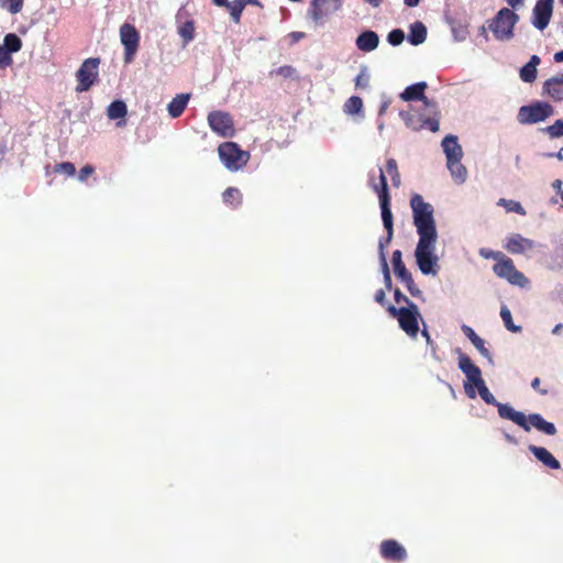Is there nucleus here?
<instances>
[{"mask_svg":"<svg viewBox=\"0 0 563 563\" xmlns=\"http://www.w3.org/2000/svg\"><path fill=\"white\" fill-rule=\"evenodd\" d=\"M459 368L467 378V382L464 384V388L468 397H475L474 387H476L481 398L486 404L497 407L500 418L512 421L527 432L531 430V427H534L537 430L548 435H554L556 433L555 426L552 422L545 421L540 413H530L527 417L523 412L515 410L508 404L498 402L487 388L482 377L481 368L472 362L468 355L460 350Z\"/></svg>","mask_w":563,"mask_h":563,"instance_id":"f257e3e1","label":"nucleus"},{"mask_svg":"<svg viewBox=\"0 0 563 563\" xmlns=\"http://www.w3.org/2000/svg\"><path fill=\"white\" fill-rule=\"evenodd\" d=\"M413 224L419 235V241L415 251L417 265L422 274H435L434 267L438 264V257L433 254L438 240V232L434 220V209L432 205L426 202L421 195L415 194L410 198Z\"/></svg>","mask_w":563,"mask_h":563,"instance_id":"f03ea898","label":"nucleus"},{"mask_svg":"<svg viewBox=\"0 0 563 563\" xmlns=\"http://www.w3.org/2000/svg\"><path fill=\"white\" fill-rule=\"evenodd\" d=\"M372 188L379 199L383 225L387 234L386 243H390L394 236V218L390 209V196L388 192L387 179L383 169H379V181L377 184H372Z\"/></svg>","mask_w":563,"mask_h":563,"instance_id":"7ed1b4c3","label":"nucleus"},{"mask_svg":"<svg viewBox=\"0 0 563 563\" xmlns=\"http://www.w3.org/2000/svg\"><path fill=\"white\" fill-rule=\"evenodd\" d=\"M387 311L394 318H397L400 329L410 338L416 339L419 332V319L421 314L416 303H409V307L396 308L393 305L387 307Z\"/></svg>","mask_w":563,"mask_h":563,"instance_id":"20e7f679","label":"nucleus"},{"mask_svg":"<svg viewBox=\"0 0 563 563\" xmlns=\"http://www.w3.org/2000/svg\"><path fill=\"white\" fill-rule=\"evenodd\" d=\"M519 16L509 8L500 9L488 23L489 30L496 40L505 41L514 36V27Z\"/></svg>","mask_w":563,"mask_h":563,"instance_id":"39448f33","label":"nucleus"},{"mask_svg":"<svg viewBox=\"0 0 563 563\" xmlns=\"http://www.w3.org/2000/svg\"><path fill=\"white\" fill-rule=\"evenodd\" d=\"M218 152L221 162L231 172H236L243 168L250 159L249 152L241 150L234 142L220 144Z\"/></svg>","mask_w":563,"mask_h":563,"instance_id":"423d86ee","label":"nucleus"},{"mask_svg":"<svg viewBox=\"0 0 563 563\" xmlns=\"http://www.w3.org/2000/svg\"><path fill=\"white\" fill-rule=\"evenodd\" d=\"M99 57H90L82 62L76 71L77 86L76 92L88 91L99 79Z\"/></svg>","mask_w":563,"mask_h":563,"instance_id":"0eeeda50","label":"nucleus"},{"mask_svg":"<svg viewBox=\"0 0 563 563\" xmlns=\"http://www.w3.org/2000/svg\"><path fill=\"white\" fill-rule=\"evenodd\" d=\"M554 114V108L548 103L538 101L529 106H522L519 111L517 119L521 124H534Z\"/></svg>","mask_w":563,"mask_h":563,"instance_id":"6e6552de","label":"nucleus"},{"mask_svg":"<svg viewBox=\"0 0 563 563\" xmlns=\"http://www.w3.org/2000/svg\"><path fill=\"white\" fill-rule=\"evenodd\" d=\"M493 272L496 276L506 279L511 285L523 288L529 284V279L525 276V274L519 272L516 268L514 261L506 255L503 257V260L495 263L493 266Z\"/></svg>","mask_w":563,"mask_h":563,"instance_id":"1a4fd4ad","label":"nucleus"},{"mask_svg":"<svg viewBox=\"0 0 563 563\" xmlns=\"http://www.w3.org/2000/svg\"><path fill=\"white\" fill-rule=\"evenodd\" d=\"M343 0H311L308 16L316 25H321L325 20L341 10Z\"/></svg>","mask_w":563,"mask_h":563,"instance_id":"9d476101","label":"nucleus"},{"mask_svg":"<svg viewBox=\"0 0 563 563\" xmlns=\"http://www.w3.org/2000/svg\"><path fill=\"white\" fill-rule=\"evenodd\" d=\"M120 40L124 46V62L131 63L139 49L140 34L134 25L124 23L120 27Z\"/></svg>","mask_w":563,"mask_h":563,"instance_id":"9b49d317","label":"nucleus"},{"mask_svg":"<svg viewBox=\"0 0 563 563\" xmlns=\"http://www.w3.org/2000/svg\"><path fill=\"white\" fill-rule=\"evenodd\" d=\"M208 123L211 130L222 137H232L235 133L233 119L228 112L211 111L208 114Z\"/></svg>","mask_w":563,"mask_h":563,"instance_id":"f8f14e48","label":"nucleus"},{"mask_svg":"<svg viewBox=\"0 0 563 563\" xmlns=\"http://www.w3.org/2000/svg\"><path fill=\"white\" fill-rule=\"evenodd\" d=\"M395 275L406 285L412 297H421L422 291L415 284L411 273L406 268L402 262V253L399 250L394 251L391 257Z\"/></svg>","mask_w":563,"mask_h":563,"instance_id":"ddd939ff","label":"nucleus"},{"mask_svg":"<svg viewBox=\"0 0 563 563\" xmlns=\"http://www.w3.org/2000/svg\"><path fill=\"white\" fill-rule=\"evenodd\" d=\"M399 115L406 126L412 131H421L428 128L431 132H438L440 129L437 118H426L422 114H416L409 111H400Z\"/></svg>","mask_w":563,"mask_h":563,"instance_id":"4468645a","label":"nucleus"},{"mask_svg":"<svg viewBox=\"0 0 563 563\" xmlns=\"http://www.w3.org/2000/svg\"><path fill=\"white\" fill-rule=\"evenodd\" d=\"M554 0H538L532 11V24L543 31L550 23Z\"/></svg>","mask_w":563,"mask_h":563,"instance_id":"2eb2a0df","label":"nucleus"},{"mask_svg":"<svg viewBox=\"0 0 563 563\" xmlns=\"http://www.w3.org/2000/svg\"><path fill=\"white\" fill-rule=\"evenodd\" d=\"M379 553L383 559L397 563L407 559L406 549L394 539L384 540L379 545Z\"/></svg>","mask_w":563,"mask_h":563,"instance_id":"dca6fc26","label":"nucleus"},{"mask_svg":"<svg viewBox=\"0 0 563 563\" xmlns=\"http://www.w3.org/2000/svg\"><path fill=\"white\" fill-rule=\"evenodd\" d=\"M504 247L511 254H522L534 247V242L523 238L521 234H510L504 244Z\"/></svg>","mask_w":563,"mask_h":563,"instance_id":"f3484780","label":"nucleus"},{"mask_svg":"<svg viewBox=\"0 0 563 563\" xmlns=\"http://www.w3.org/2000/svg\"><path fill=\"white\" fill-rule=\"evenodd\" d=\"M428 88V85L426 81H420L413 85L408 86L401 93L400 98L404 101H416L420 100L423 101V103L429 107L431 106V102L428 100V98L424 95L426 89ZM433 107H435V103H432Z\"/></svg>","mask_w":563,"mask_h":563,"instance_id":"a211bd4d","label":"nucleus"},{"mask_svg":"<svg viewBox=\"0 0 563 563\" xmlns=\"http://www.w3.org/2000/svg\"><path fill=\"white\" fill-rule=\"evenodd\" d=\"M543 91L548 93L554 101H562L563 73L545 80L543 84Z\"/></svg>","mask_w":563,"mask_h":563,"instance_id":"6ab92c4d","label":"nucleus"},{"mask_svg":"<svg viewBox=\"0 0 563 563\" xmlns=\"http://www.w3.org/2000/svg\"><path fill=\"white\" fill-rule=\"evenodd\" d=\"M529 451L539 460L544 466L551 470H559L561 467L560 462L553 456V454L545 448L529 445Z\"/></svg>","mask_w":563,"mask_h":563,"instance_id":"aec40b11","label":"nucleus"},{"mask_svg":"<svg viewBox=\"0 0 563 563\" xmlns=\"http://www.w3.org/2000/svg\"><path fill=\"white\" fill-rule=\"evenodd\" d=\"M379 44L378 34L374 31H364L356 38V46L362 52H372Z\"/></svg>","mask_w":563,"mask_h":563,"instance_id":"412c9836","label":"nucleus"},{"mask_svg":"<svg viewBox=\"0 0 563 563\" xmlns=\"http://www.w3.org/2000/svg\"><path fill=\"white\" fill-rule=\"evenodd\" d=\"M442 147L446 155V162L455 158H462V147L454 135H446L442 141Z\"/></svg>","mask_w":563,"mask_h":563,"instance_id":"4be33fe9","label":"nucleus"},{"mask_svg":"<svg viewBox=\"0 0 563 563\" xmlns=\"http://www.w3.org/2000/svg\"><path fill=\"white\" fill-rule=\"evenodd\" d=\"M189 99H190L189 93L177 95L175 98H173V100L167 106L168 114L173 119L179 118L183 114V112L185 111Z\"/></svg>","mask_w":563,"mask_h":563,"instance_id":"5701e85b","label":"nucleus"},{"mask_svg":"<svg viewBox=\"0 0 563 563\" xmlns=\"http://www.w3.org/2000/svg\"><path fill=\"white\" fill-rule=\"evenodd\" d=\"M448 168L456 184H463L467 177V170L461 163V158H455L446 162Z\"/></svg>","mask_w":563,"mask_h":563,"instance_id":"b1692460","label":"nucleus"},{"mask_svg":"<svg viewBox=\"0 0 563 563\" xmlns=\"http://www.w3.org/2000/svg\"><path fill=\"white\" fill-rule=\"evenodd\" d=\"M427 38V27L422 22H415L410 25V32L408 36V41L410 44L417 46L422 44Z\"/></svg>","mask_w":563,"mask_h":563,"instance_id":"393cba45","label":"nucleus"},{"mask_svg":"<svg viewBox=\"0 0 563 563\" xmlns=\"http://www.w3.org/2000/svg\"><path fill=\"white\" fill-rule=\"evenodd\" d=\"M128 113V108L124 101L114 100L107 109V115L111 120L123 119Z\"/></svg>","mask_w":563,"mask_h":563,"instance_id":"a878e982","label":"nucleus"},{"mask_svg":"<svg viewBox=\"0 0 563 563\" xmlns=\"http://www.w3.org/2000/svg\"><path fill=\"white\" fill-rule=\"evenodd\" d=\"M223 202L231 206L232 208H236L242 203V194L235 187H229L224 190Z\"/></svg>","mask_w":563,"mask_h":563,"instance_id":"bb28decb","label":"nucleus"},{"mask_svg":"<svg viewBox=\"0 0 563 563\" xmlns=\"http://www.w3.org/2000/svg\"><path fill=\"white\" fill-rule=\"evenodd\" d=\"M1 46L11 54L16 53L22 48V41L16 34L9 33L4 36L3 44Z\"/></svg>","mask_w":563,"mask_h":563,"instance_id":"cd10ccee","label":"nucleus"},{"mask_svg":"<svg viewBox=\"0 0 563 563\" xmlns=\"http://www.w3.org/2000/svg\"><path fill=\"white\" fill-rule=\"evenodd\" d=\"M386 172H387V174L391 178L393 186L396 187V188L400 187V185H401V176H400V173L398 170V165H397L396 159L388 158L386 161Z\"/></svg>","mask_w":563,"mask_h":563,"instance_id":"c85d7f7f","label":"nucleus"},{"mask_svg":"<svg viewBox=\"0 0 563 563\" xmlns=\"http://www.w3.org/2000/svg\"><path fill=\"white\" fill-rule=\"evenodd\" d=\"M230 12V15L234 23L239 24L241 21V16L243 13V10L245 9L244 3L242 0H233L232 2L228 1V4L224 5Z\"/></svg>","mask_w":563,"mask_h":563,"instance_id":"c756f323","label":"nucleus"},{"mask_svg":"<svg viewBox=\"0 0 563 563\" xmlns=\"http://www.w3.org/2000/svg\"><path fill=\"white\" fill-rule=\"evenodd\" d=\"M178 34L180 35V37L183 38L185 44H188L189 42H191L195 37L194 21L189 20V21L184 22L178 29Z\"/></svg>","mask_w":563,"mask_h":563,"instance_id":"7c9ffc66","label":"nucleus"},{"mask_svg":"<svg viewBox=\"0 0 563 563\" xmlns=\"http://www.w3.org/2000/svg\"><path fill=\"white\" fill-rule=\"evenodd\" d=\"M343 108L347 114H358L363 109V100L357 96H352L345 101Z\"/></svg>","mask_w":563,"mask_h":563,"instance_id":"2f4dec72","label":"nucleus"},{"mask_svg":"<svg viewBox=\"0 0 563 563\" xmlns=\"http://www.w3.org/2000/svg\"><path fill=\"white\" fill-rule=\"evenodd\" d=\"M500 318L503 319L504 321V324L506 327V329L512 333H518L521 331V327L520 325H516L512 321V316H511V312L510 310L508 309L507 306H503L501 309H500Z\"/></svg>","mask_w":563,"mask_h":563,"instance_id":"473e14b6","label":"nucleus"},{"mask_svg":"<svg viewBox=\"0 0 563 563\" xmlns=\"http://www.w3.org/2000/svg\"><path fill=\"white\" fill-rule=\"evenodd\" d=\"M498 205L499 206H504L506 208L507 212H515V213H518L520 216H525L526 214L525 208L518 201L507 200L505 198H501V199H499Z\"/></svg>","mask_w":563,"mask_h":563,"instance_id":"72a5a7b5","label":"nucleus"},{"mask_svg":"<svg viewBox=\"0 0 563 563\" xmlns=\"http://www.w3.org/2000/svg\"><path fill=\"white\" fill-rule=\"evenodd\" d=\"M24 0H0V7L11 14H18L22 11Z\"/></svg>","mask_w":563,"mask_h":563,"instance_id":"f704fd0d","label":"nucleus"},{"mask_svg":"<svg viewBox=\"0 0 563 563\" xmlns=\"http://www.w3.org/2000/svg\"><path fill=\"white\" fill-rule=\"evenodd\" d=\"M542 131L552 139L563 136V120H556L552 125L542 129Z\"/></svg>","mask_w":563,"mask_h":563,"instance_id":"c9c22d12","label":"nucleus"},{"mask_svg":"<svg viewBox=\"0 0 563 563\" xmlns=\"http://www.w3.org/2000/svg\"><path fill=\"white\" fill-rule=\"evenodd\" d=\"M520 78L525 82H533L537 78V68L528 63L520 69Z\"/></svg>","mask_w":563,"mask_h":563,"instance_id":"e433bc0d","label":"nucleus"},{"mask_svg":"<svg viewBox=\"0 0 563 563\" xmlns=\"http://www.w3.org/2000/svg\"><path fill=\"white\" fill-rule=\"evenodd\" d=\"M405 33L400 29H395L388 33L387 41L390 45L397 46L404 42Z\"/></svg>","mask_w":563,"mask_h":563,"instance_id":"4c0bfd02","label":"nucleus"},{"mask_svg":"<svg viewBox=\"0 0 563 563\" xmlns=\"http://www.w3.org/2000/svg\"><path fill=\"white\" fill-rule=\"evenodd\" d=\"M479 255L486 260L493 258L496 261V263L499 262L500 260H503V257L505 256L504 253H501L499 251H493L489 249H481Z\"/></svg>","mask_w":563,"mask_h":563,"instance_id":"58836bf2","label":"nucleus"},{"mask_svg":"<svg viewBox=\"0 0 563 563\" xmlns=\"http://www.w3.org/2000/svg\"><path fill=\"white\" fill-rule=\"evenodd\" d=\"M55 172L64 173L68 176H74L76 173L75 165L70 162H64L55 166Z\"/></svg>","mask_w":563,"mask_h":563,"instance_id":"ea45409f","label":"nucleus"},{"mask_svg":"<svg viewBox=\"0 0 563 563\" xmlns=\"http://www.w3.org/2000/svg\"><path fill=\"white\" fill-rule=\"evenodd\" d=\"M369 77L366 74L365 69L362 70L361 74H358L355 78V87L365 89L368 87Z\"/></svg>","mask_w":563,"mask_h":563,"instance_id":"a19ab883","label":"nucleus"},{"mask_svg":"<svg viewBox=\"0 0 563 563\" xmlns=\"http://www.w3.org/2000/svg\"><path fill=\"white\" fill-rule=\"evenodd\" d=\"M12 64L11 53L7 52L2 46H0V67H7Z\"/></svg>","mask_w":563,"mask_h":563,"instance_id":"79ce46f5","label":"nucleus"},{"mask_svg":"<svg viewBox=\"0 0 563 563\" xmlns=\"http://www.w3.org/2000/svg\"><path fill=\"white\" fill-rule=\"evenodd\" d=\"M95 172V168L91 166V165H85L80 170H79V174H78V179L80 181H85L87 180V178L92 175Z\"/></svg>","mask_w":563,"mask_h":563,"instance_id":"37998d69","label":"nucleus"},{"mask_svg":"<svg viewBox=\"0 0 563 563\" xmlns=\"http://www.w3.org/2000/svg\"><path fill=\"white\" fill-rule=\"evenodd\" d=\"M395 301L397 303H406V307H409V303H413L407 296H405L398 288L394 291Z\"/></svg>","mask_w":563,"mask_h":563,"instance_id":"c03bdc74","label":"nucleus"},{"mask_svg":"<svg viewBox=\"0 0 563 563\" xmlns=\"http://www.w3.org/2000/svg\"><path fill=\"white\" fill-rule=\"evenodd\" d=\"M474 346L476 347V350L484 356L486 357L487 360L492 361V355H490V352L489 350L485 346V342L484 340L482 339L479 342L475 343Z\"/></svg>","mask_w":563,"mask_h":563,"instance_id":"a18cd8bd","label":"nucleus"},{"mask_svg":"<svg viewBox=\"0 0 563 563\" xmlns=\"http://www.w3.org/2000/svg\"><path fill=\"white\" fill-rule=\"evenodd\" d=\"M294 71H295V69L291 66L285 65V66L279 67L276 70V74L280 75V76H284V77H289V76L292 75Z\"/></svg>","mask_w":563,"mask_h":563,"instance_id":"49530a36","label":"nucleus"},{"mask_svg":"<svg viewBox=\"0 0 563 563\" xmlns=\"http://www.w3.org/2000/svg\"><path fill=\"white\" fill-rule=\"evenodd\" d=\"M290 41L292 44L299 42L300 40L305 38L306 34L303 32H298V31H295V32H290L288 34Z\"/></svg>","mask_w":563,"mask_h":563,"instance_id":"de8ad7c7","label":"nucleus"},{"mask_svg":"<svg viewBox=\"0 0 563 563\" xmlns=\"http://www.w3.org/2000/svg\"><path fill=\"white\" fill-rule=\"evenodd\" d=\"M540 384H541V380L539 377H536L532 379L531 382V387L537 390L538 393H540L541 395H547L548 394V390L547 389H541L540 388Z\"/></svg>","mask_w":563,"mask_h":563,"instance_id":"09e8293b","label":"nucleus"},{"mask_svg":"<svg viewBox=\"0 0 563 563\" xmlns=\"http://www.w3.org/2000/svg\"><path fill=\"white\" fill-rule=\"evenodd\" d=\"M375 300H376L379 305H382V306H384V305H385V302H386V294H385V290H384V289H378V290L376 291V294H375Z\"/></svg>","mask_w":563,"mask_h":563,"instance_id":"8fccbe9b","label":"nucleus"},{"mask_svg":"<svg viewBox=\"0 0 563 563\" xmlns=\"http://www.w3.org/2000/svg\"><path fill=\"white\" fill-rule=\"evenodd\" d=\"M461 329L463 333L468 338V340L477 335L476 332L470 325L463 324Z\"/></svg>","mask_w":563,"mask_h":563,"instance_id":"3c124183","label":"nucleus"},{"mask_svg":"<svg viewBox=\"0 0 563 563\" xmlns=\"http://www.w3.org/2000/svg\"><path fill=\"white\" fill-rule=\"evenodd\" d=\"M389 243H386V238L385 239H380L379 240V243H378V252H379V256H385L386 253H385V249L386 246L388 245Z\"/></svg>","mask_w":563,"mask_h":563,"instance_id":"603ef678","label":"nucleus"},{"mask_svg":"<svg viewBox=\"0 0 563 563\" xmlns=\"http://www.w3.org/2000/svg\"><path fill=\"white\" fill-rule=\"evenodd\" d=\"M421 334H422V336L426 339L427 344H428V345H430V346L433 349V347H434V342H433V340L431 339V336H430V334H429L428 330H427V329H423V330L421 331Z\"/></svg>","mask_w":563,"mask_h":563,"instance_id":"864d4df0","label":"nucleus"},{"mask_svg":"<svg viewBox=\"0 0 563 563\" xmlns=\"http://www.w3.org/2000/svg\"><path fill=\"white\" fill-rule=\"evenodd\" d=\"M379 260H380V265H382V271H383V274H390L389 273V267H388V264H387V260H386V255L385 256H379Z\"/></svg>","mask_w":563,"mask_h":563,"instance_id":"5fc2aeb1","label":"nucleus"},{"mask_svg":"<svg viewBox=\"0 0 563 563\" xmlns=\"http://www.w3.org/2000/svg\"><path fill=\"white\" fill-rule=\"evenodd\" d=\"M544 156L554 157V158H558L559 161H563V148L556 153H547V154H544Z\"/></svg>","mask_w":563,"mask_h":563,"instance_id":"6e6d98bb","label":"nucleus"},{"mask_svg":"<svg viewBox=\"0 0 563 563\" xmlns=\"http://www.w3.org/2000/svg\"><path fill=\"white\" fill-rule=\"evenodd\" d=\"M540 57L537 56V55H532L530 60H529V65H532L534 68H537V66L540 64Z\"/></svg>","mask_w":563,"mask_h":563,"instance_id":"4d7b16f0","label":"nucleus"},{"mask_svg":"<svg viewBox=\"0 0 563 563\" xmlns=\"http://www.w3.org/2000/svg\"><path fill=\"white\" fill-rule=\"evenodd\" d=\"M511 8L516 9L517 7L523 3V0H505Z\"/></svg>","mask_w":563,"mask_h":563,"instance_id":"13d9d810","label":"nucleus"},{"mask_svg":"<svg viewBox=\"0 0 563 563\" xmlns=\"http://www.w3.org/2000/svg\"><path fill=\"white\" fill-rule=\"evenodd\" d=\"M363 1L373 8H378L383 3V0H363Z\"/></svg>","mask_w":563,"mask_h":563,"instance_id":"bf43d9fd","label":"nucleus"},{"mask_svg":"<svg viewBox=\"0 0 563 563\" xmlns=\"http://www.w3.org/2000/svg\"><path fill=\"white\" fill-rule=\"evenodd\" d=\"M243 3H244V7H246L247 4H252V5H256V7H262V3L260 0H242Z\"/></svg>","mask_w":563,"mask_h":563,"instance_id":"052dcab7","label":"nucleus"},{"mask_svg":"<svg viewBox=\"0 0 563 563\" xmlns=\"http://www.w3.org/2000/svg\"><path fill=\"white\" fill-rule=\"evenodd\" d=\"M384 282H385L386 288L390 289L391 288V277H390V274H385Z\"/></svg>","mask_w":563,"mask_h":563,"instance_id":"680f3d73","label":"nucleus"},{"mask_svg":"<svg viewBox=\"0 0 563 563\" xmlns=\"http://www.w3.org/2000/svg\"><path fill=\"white\" fill-rule=\"evenodd\" d=\"M388 106H389L388 101L383 102L379 108L378 114L383 115L387 111Z\"/></svg>","mask_w":563,"mask_h":563,"instance_id":"e2e57ef3","label":"nucleus"},{"mask_svg":"<svg viewBox=\"0 0 563 563\" xmlns=\"http://www.w3.org/2000/svg\"><path fill=\"white\" fill-rule=\"evenodd\" d=\"M553 58H554V60H555L556 63H562V62H563V49H562V51H560V52H556V53L554 54V57H553Z\"/></svg>","mask_w":563,"mask_h":563,"instance_id":"0e129e2a","label":"nucleus"},{"mask_svg":"<svg viewBox=\"0 0 563 563\" xmlns=\"http://www.w3.org/2000/svg\"><path fill=\"white\" fill-rule=\"evenodd\" d=\"M420 0H405L407 7L413 8L419 4Z\"/></svg>","mask_w":563,"mask_h":563,"instance_id":"69168bd1","label":"nucleus"},{"mask_svg":"<svg viewBox=\"0 0 563 563\" xmlns=\"http://www.w3.org/2000/svg\"><path fill=\"white\" fill-rule=\"evenodd\" d=\"M212 2H213L217 7H224L225 4H228V0H212Z\"/></svg>","mask_w":563,"mask_h":563,"instance_id":"338daca9","label":"nucleus"},{"mask_svg":"<svg viewBox=\"0 0 563 563\" xmlns=\"http://www.w3.org/2000/svg\"><path fill=\"white\" fill-rule=\"evenodd\" d=\"M561 186H562V180L556 179V180L553 181V187L555 189H561Z\"/></svg>","mask_w":563,"mask_h":563,"instance_id":"774afa93","label":"nucleus"}]
</instances>
